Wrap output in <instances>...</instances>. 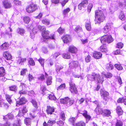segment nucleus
<instances>
[{
  "label": "nucleus",
  "instance_id": "obj_56",
  "mask_svg": "<svg viewBox=\"0 0 126 126\" xmlns=\"http://www.w3.org/2000/svg\"><path fill=\"white\" fill-rule=\"evenodd\" d=\"M29 62L30 65H31L33 66L35 64V63H34V61L32 58L30 59Z\"/></svg>",
  "mask_w": 126,
  "mask_h": 126
},
{
  "label": "nucleus",
  "instance_id": "obj_26",
  "mask_svg": "<svg viewBox=\"0 0 126 126\" xmlns=\"http://www.w3.org/2000/svg\"><path fill=\"white\" fill-rule=\"evenodd\" d=\"M17 33L21 35H23L25 32V30L19 28L17 30Z\"/></svg>",
  "mask_w": 126,
  "mask_h": 126
},
{
  "label": "nucleus",
  "instance_id": "obj_22",
  "mask_svg": "<svg viewBox=\"0 0 126 126\" xmlns=\"http://www.w3.org/2000/svg\"><path fill=\"white\" fill-rule=\"evenodd\" d=\"M114 66L110 63H107L106 65V68L108 70H110L113 69Z\"/></svg>",
  "mask_w": 126,
  "mask_h": 126
},
{
  "label": "nucleus",
  "instance_id": "obj_19",
  "mask_svg": "<svg viewBox=\"0 0 126 126\" xmlns=\"http://www.w3.org/2000/svg\"><path fill=\"white\" fill-rule=\"evenodd\" d=\"M87 112L86 110H84L83 111L81 112V114H82L83 116H84L86 119V121L89 120L90 118V116L87 114Z\"/></svg>",
  "mask_w": 126,
  "mask_h": 126
},
{
  "label": "nucleus",
  "instance_id": "obj_61",
  "mask_svg": "<svg viewBox=\"0 0 126 126\" xmlns=\"http://www.w3.org/2000/svg\"><path fill=\"white\" fill-rule=\"evenodd\" d=\"M68 0H64L62 1L60 3L62 6L63 7L65 5L66 3L68 2Z\"/></svg>",
  "mask_w": 126,
  "mask_h": 126
},
{
  "label": "nucleus",
  "instance_id": "obj_20",
  "mask_svg": "<svg viewBox=\"0 0 126 126\" xmlns=\"http://www.w3.org/2000/svg\"><path fill=\"white\" fill-rule=\"evenodd\" d=\"M3 56L7 60H10L12 59V56L8 52L6 51L3 53Z\"/></svg>",
  "mask_w": 126,
  "mask_h": 126
},
{
  "label": "nucleus",
  "instance_id": "obj_51",
  "mask_svg": "<svg viewBox=\"0 0 126 126\" xmlns=\"http://www.w3.org/2000/svg\"><path fill=\"white\" fill-rule=\"evenodd\" d=\"M71 57L70 55L69 54H64L63 55V57L64 59H69Z\"/></svg>",
  "mask_w": 126,
  "mask_h": 126
},
{
  "label": "nucleus",
  "instance_id": "obj_28",
  "mask_svg": "<svg viewBox=\"0 0 126 126\" xmlns=\"http://www.w3.org/2000/svg\"><path fill=\"white\" fill-rule=\"evenodd\" d=\"M52 78L51 77H49L47 78L46 80V83L47 85H50L52 82Z\"/></svg>",
  "mask_w": 126,
  "mask_h": 126
},
{
  "label": "nucleus",
  "instance_id": "obj_1",
  "mask_svg": "<svg viewBox=\"0 0 126 126\" xmlns=\"http://www.w3.org/2000/svg\"><path fill=\"white\" fill-rule=\"evenodd\" d=\"M37 27L38 28V30L42 31V36L44 39H55L54 34H52L50 35V36H48L50 32L46 30V29L45 26L37 25Z\"/></svg>",
  "mask_w": 126,
  "mask_h": 126
},
{
  "label": "nucleus",
  "instance_id": "obj_9",
  "mask_svg": "<svg viewBox=\"0 0 126 126\" xmlns=\"http://www.w3.org/2000/svg\"><path fill=\"white\" fill-rule=\"evenodd\" d=\"M3 6L5 9H9L12 6V3L9 0H3L2 1Z\"/></svg>",
  "mask_w": 126,
  "mask_h": 126
},
{
  "label": "nucleus",
  "instance_id": "obj_54",
  "mask_svg": "<svg viewBox=\"0 0 126 126\" xmlns=\"http://www.w3.org/2000/svg\"><path fill=\"white\" fill-rule=\"evenodd\" d=\"M126 5V3L125 2L124 3L120 2L119 4V6L120 8L125 7Z\"/></svg>",
  "mask_w": 126,
  "mask_h": 126
},
{
  "label": "nucleus",
  "instance_id": "obj_45",
  "mask_svg": "<svg viewBox=\"0 0 126 126\" xmlns=\"http://www.w3.org/2000/svg\"><path fill=\"white\" fill-rule=\"evenodd\" d=\"M100 50L102 52H106L107 51V49L106 47L104 46H101L100 47Z\"/></svg>",
  "mask_w": 126,
  "mask_h": 126
},
{
  "label": "nucleus",
  "instance_id": "obj_35",
  "mask_svg": "<svg viewBox=\"0 0 126 126\" xmlns=\"http://www.w3.org/2000/svg\"><path fill=\"white\" fill-rule=\"evenodd\" d=\"M26 59V58H22L21 57H19L17 60V63L20 64L21 63L25 61Z\"/></svg>",
  "mask_w": 126,
  "mask_h": 126
},
{
  "label": "nucleus",
  "instance_id": "obj_12",
  "mask_svg": "<svg viewBox=\"0 0 126 126\" xmlns=\"http://www.w3.org/2000/svg\"><path fill=\"white\" fill-rule=\"evenodd\" d=\"M113 24L111 23H108L106 24V26L103 29V31L104 33H107L110 30V26L112 25Z\"/></svg>",
  "mask_w": 126,
  "mask_h": 126
},
{
  "label": "nucleus",
  "instance_id": "obj_38",
  "mask_svg": "<svg viewBox=\"0 0 126 126\" xmlns=\"http://www.w3.org/2000/svg\"><path fill=\"white\" fill-rule=\"evenodd\" d=\"M88 3V1L87 0H83L82 1L81 3L83 5V7H85L87 6Z\"/></svg>",
  "mask_w": 126,
  "mask_h": 126
},
{
  "label": "nucleus",
  "instance_id": "obj_40",
  "mask_svg": "<svg viewBox=\"0 0 126 126\" xmlns=\"http://www.w3.org/2000/svg\"><path fill=\"white\" fill-rule=\"evenodd\" d=\"M23 20L25 23L28 24L30 21V19L29 17L25 16L23 18Z\"/></svg>",
  "mask_w": 126,
  "mask_h": 126
},
{
  "label": "nucleus",
  "instance_id": "obj_48",
  "mask_svg": "<svg viewBox=\"0 0 126 126\" xmlns=\"http://www.w3.org/2000/svg\"><path fill=\"white\" fill-rule=\"evenodd\" d=\"M58 32L60 34H62L64 32V30L60 27L58 29Z\"/></svg>",
  "mask_w": 126,
  "mask_h": 126
},
{
  "label": "nucleus",
  "instance_id": "obj_14",
  "mask_svg": "<svg viewBox=\"0 0 126 126\" xmlns=\"http://www.w3.org/2000/svg\"><path fill=\"white\" fill-rule=\"evenodd\" d=\"M102 53L100 52H95L93 54L94 57L96 59H98L101 58L102 56Z\"/></svg>",
  "mask_w": 126,
  "mask_h": 126
},
{
  "label": "nucleus",
  "instance_id": "obj_3",
  "mask_svg": "<svg viewBox=\"0 0 126 126\" xmlns=\"http://www.w3.org/2000/svg\"><path fill=\"white\" fill-rule=\"evenodd\" d=\"M101 77L98 74H93L92 75H90L88 77V79L91 81L95 80L98 83L102 84L104 81L103 78H100Z\"/></svg>",
  "mask_w": 126,
  "mask_h": 126
},
{
  "label": "nucleus",
  "instance_id": "obj_49",
  "mask_svg": "<svg viewBox=\"0 0 126 126\" xmlns=\"http://www.w3.org/2000/svg\"><path fill=\"white\" fill-rule=\"evenodd\" d=\"M13 3L16 5H19L21 4V2L18 0H14L13 1Z\"/></svg>",
  "mask_w": 126,
  "mask_h": 126
},
{
  "label": "nucleus",
  "instance_id": "obj_62",
  "mask_svg": "<svg viewBox=\"0 0 126 126\" xmlns=\"http://www.w3.org/2000/svg\"><path fill=\"white\" fill-rule=\"evenodd\" d=\"M8 119H9L12 120L14 118V116L11 113H9L8 114Z\"/></svg>",
  "mask_w": 126,
  "mask_h": 126
},
{
  "label": "nucleus",
  "instance_id": "obj_60",
  "mask_svg": "<svg viewBox=\"0 0 126 126\" xmlns=\"http://www.w3.org/2000/svg\"><path fill=\"white\" fill-rule=\"evenodd\" d=\"M75 30L77 31L80 32L82 31V29L80 27L78 26L76 27Z\"/></svg>",
  "mask_w": 126,
  "mask_h": 126
},
{
  "label": "nucleus",
  "instance_id": "obj_55",
  "mask_svg": "<svg viewBox=\"0 0 126 126\" xmlns=\"http://www.w3.org/2000/svg\"><path fill=\"white\" fill-rule=\"evenodd\" d=\"M91 60V57L89 55H88L85 58V61L87 63L90 62Z\"/></svg>",
  "mask_w": 126,
  "mask_h": 126
},
{
  "label": "nucleus",
  "instance_id": "obj_39",
  "mask_svg": "<svg viewBox=\"0 0 126 126\" xmlns=\"http://www.w3.org/2000/svg\"><path fill=\"white\" fill-rule=\"evenodd\" d=\"M123 43L121 42H119L117 44L116 47L119 49H121L123 48Z\"/></svg>",
  "mask_w": 126,
  "mask_h": 126
},
{
  "label": "nucleus",
  "instance_id": "obj_57",
  "mask_svg": "<svg viewBox=\"0 0 126 126\" xmlns=\"http://www.w3.org/2000/svg\"><path fill=\"white\" fill-rule=\"evenodd\" d=\"M65 87V85L64 84H61L57 88V90L59 89H62L64 88Z\"/></svg>",
  "mask_w": 126,
  "mask_h": 126
},
{
  "label": "nucleus",
  "instance_id": "obj_8",
  "mask_svg": "<svg viewBox=\"0 0 126 126\" xmlns=\"http://www.w3.org/2000/svg\"><path fill=\"white\" fill-rule=\"evenodd\" d=\"M79 66V63L78 61H73L69 64V69L70 70L74 69Z\"/></svg>",
  "mask_w": 126,
  "mask_h": 126
},
{
  "label": "nucleus",
  "instance_id": "obj_46",
  "mask_svg": "<svg viewBox=\"0 0 126 126\" xmlns=\"http://www.w3.org/2000/svg\"><path fill=\"white\" fill-rule=\"evenodd\" d=\"M85 27L86 29L88 31H90L91 30V26L90 24L88 23H86Z\"/></svg>",
  "mask_w": 126,
  "mask_h": 126
},
{
  "label": "nucleus",
  "instance_id": "obj_41",
  "mask_svg": "<svg viewBox=\"0 0 126 126\" xmlns=\"http://www.w3.org/2000/svg\"><path fill=\"white\" fill-rule=\"evenodd\" d=\"M75 119L74 117H72L69 119V121L73 125H74V123L75 122Z\"/></svg>",
  "mask_w": 126,
  "mask_h": 126
},
{
  "label": "nucleus",
  "instance_id": "obj_33",
  "mask_svg": "<svg viewBox=\"0 0 126 126\" xmlns=\"http://www.w3.org/2000/svg\"><path fill=\"white\" fill-rule=\"evenodd\" d=\"M9 47L8 44L7 43H5L1 46V48L2 49H5Z\"/></svg>",
  "mask_w": 126,
  "mask_h": 126
},
{
  "label": "nucleus",
  "instance_id": "obj_29",
  "mask_svg": "<svg viewBox=\"0 0 126 126\" xmlns=\"http://www.w3.org/2000/svg\"><path fill=\"white\" fill-rule=\"evenodd\" d=\"M25 123L27 125H29L31 124V121L29 118H27L24 120Z\"/></svg>",
  "mask_w": 126,
  "mask_h": 126
},
{
  "label": "nucleus",
  "instance_id": "obj_30",
  "mask_svg": "<svg viewBox=\"0 0 126 126\" xmlns=\"http://www.w3.org/2000/svg\"><path fill=\"white\" fill-rule=\"evenodd\" d=\"M111 114L110 111L107 109H105L103 110V115L105 116H107L110 114Z\"/></svg>",
  "mask_w": 126,
  "mask_h": 126
},
{
  "label": "nucleus",
  "instance_id": "obj_42",
  "mask_svg": "<svg viewBox=\"0 0 126 126\" xmlns=\"http://www.w3.org/2000/svg\"><path fill=\"white\" fill-rule=\"evenodd\" d=\"M60 117L63 120H65V115L63 111H62L61 112L60 115Z\"/></svg>",
  "mask_w": 126,
  "mask_h": 126
},
{
  "label": "nucleus",
  "instance_id": "obj_13",
  "mask_svg": "<svg viewBox=\"0 0 126 126\" xmlns=\"http://www.w3.org/2000/svg\"><path fill=\"white\" fill-rule=\"evenodd\" d=\"M26 100L24 97H21L19 99V101L16 102L17 106L19 105L24 104L26 102Z\"/></svg>",
  "mask_w": 126,
  "mask_h": 126
},
{
  "label": "nucleus",
  "instance_id": "obj_64",
  "mask_svg": "<svg viewBox=\"0 0 126 126\" xmlns=\"http://www.w3.org/2000/svg\"><path fill=\"white\" fill-rule=\"evenodd\" d=\"M38 79L40 80H44L45 79L44 76L43 75H42L40 77H38Z\"/></svg>",
  "mask_w": 126,
  "mask_h": 126
},
{
  "label": "nucleus",
  "instance_id": "obj_34",
  "mask_svg": "<svg viewBox=\"0 0 126 126\" xmlns=\"http://www.w3.org/2000/svg\"><path fill=\"white\" fill-rule=\"evenodd\" d=\"M119 17L120 19L122 20H124L125 18V16L122 11L120 13L119 16Z\"/></svg>",
  "mask_w": 126,
  "mask_h": 126
},
{
  "label": "nucleus",
  "instance_id": "obj_63",
  "mask_svg": "<svg viewBox=\"0 0 126 126\" xmlns=\"http://www.w3.org/2000/svg\"><path fill=\"white\" fill-rule=\"evenodd\" d=\"M47 123L48 125L49 126H51L54 123V121H51L50 120H49Z\"/></svg>",
  "mask_w": 126,
  "mask_h": 126
},
{
  "label": "nucleus",
  "instance_id": "obj_52",
  "mask_svg": "<svg viewBox=\"0 0 126 126\" xmlns=\"http://www.w3.org/2000/svg\"><path fill=\"white\" fill-rule=\"evenodd\" d=\"M39 62L41 64L42 66L44 67V60L43 59H40L38 60Z\"/></svg>",
  "mask_w": 126,
  "mask_h": 126
},
{
  "label": "nucleus",
  "instance_id": "obj_27",
  "mask_svg": "<svg viewBox=\"0 0 126 126\" xmlns=\"http://www.w3.org/2000/svg\"><path fill=\"white\" fill-rule=\"evenodd\" d=\"M116 111L118 114L120 115H122L123 113V111L121 107L120 106H117L116 109Z\"/></svg>",
  "mask_w": 126,
  "mask_h": 126
},
{
  "label": "nucleus",
  "instance_id": "obj_43",
  "mask_svg": "<svg viewBox=\"0 0 126 126\" xmlns=\"http://www.w3.org/2000/svg\"><path fill=\"white\" fill-rule=\"evenodd\" d=\"M114 66L118 70H121L123 69V67L120 64H116L114 65Z\"/></svg>",
  "mask_w": 126,
  "mask_h": 126
},
{
  "label": "nucleus",
  "instance_id": "obj_4",
  "mask_svg": "<svg viewBox=\"0 0 126 126\" xmlns=\"http://www.w3.org/2000/svg\"><path fill=\"white\" fill-rule=\"evenodd\" d=\"M100 40L101 43L103 44H105L106 43H110L113 41L111 36L110 34L102 36L100 38Z\"/></svg>",
  "mask_w": 126,
  "mask_h": 126
},
{
  "label": "nucleus",
  "instance_id": "obj_32",
  "mask_svg": "<svg viewBox=\"0 0 126 126\" xmlns=\"http://www.w3.org/2000/svg\"><path fill=\"white\" fill-rule=\"evenodd\" d=\"M70 11V8L68 7L64 9L62 11L63 14V15H65L67 14Z\"/></svg>",
  "mask_w": 126,
  "mask_h": 126
},
{
  "label": "nucleus",
  "instance_id": "obj_53",
  "mask_svg": "<svg viewBox=\"0 0 126 126\" xmlns=\"http://www.w3.org/2000/svg\"><path fill=\"white\" fill-rule=\"evenodd\" d=\"M85 124L82 121H81L78 123L77 124V126H85Z\"/></svg>",
  "mask_w": 126,
  "mask_h": 126
},
{
  "label": "nucleus",
  "instance_id": "obj_7",
  "mask_svg": "<svg viewBox=\"0 0 126 126\" xmlns=\"http://www.w3.org/2000/svg\"><path fill=\"white\" fill-rule=\"evenodd\" d=\"M37 9L36 4H35L32 3L27 6L26 8L27 12L30 13L35 11Z\"/></svg>",
  "mask_w": 126,
  "mask_h": 126
},
{
  "label": "nucleus",
  "instance_id": "obj_36",
  "mask_svg": "<svg viewBox=\"0 0 126 126\" xmlns=\"http://www.w3.org/2000/svg\"><path fill=\"white\" fill-rule=\"evenodd\" d=\"M31 102L33 106L36 109H37L38 107V105L37 102L35 100L32 99Z\"/></svg>",
  "mask_w": 126,
  "mask_h": 126
},
{
  "label": "nucleus",
  "instance_id": "obj_24",
  "mask_svg": "<svg viewBox=\"0 0 126 126\" xmlns=\"http://www.w3.org/2000/svg\"><path fill=\"white\" fill-rule=\"evenodd\" d=\"M117 102L118 103H123L124 104L126 105V98H120L117 100Z\"/></svg>",
  "mask_w": 126,
  "mask_h": 126
},
{
  "label": "nucleus",
  "instance_id": "obj_15",
  "mask_svg": "<svg viewBox=\"0 0 126 126\" xmlns=\"http://www.w3.org/2000/svg\"><path fill=\"white\" fill-rule=\"evenodd\" d=\"M46 111L47 114L51 115L52 114L53 112H54V109L50 106H47V107Z\"/></svg>",
  "mask_w": 126,
  "mask_h": 126
},
{
  "label": "nucleus",
  "instance_id": "obj_23",
  "mask_svg": "<svg viewBox=\"0 0 126 126\" xmlns=\"http://www.w3.org/2000/svg\"><path fill=\"white\" fill-rule=\"evenodd\" d=\"M112 76V74L110 73H107L106 74H102V76H101L100 78H103V79L104 80V78L106 77L107 78H110Z\"/></svg>",
  "mask_w": 126,
  "mask_h": 126
},
{
  "label": "nucleus",
  "instance_id": "obj_58",
  "mask_svg": "<svg viewBox=\"0 0 126 126\" xmlns=\"http://www.w3.org/2000/svg\"><path fill=\"white\" fill-rule=\"evenodd\" d=\"M49 99L51 100H54L55 98V97L54 94H50L48 96Z\"/></svg>",
  "mask_w": 126,
  "mask_h": 126
},
{
  "label": "nucleus",
  "instance_id": "obj_59",
  "mask_svg": "<svg viewBox=\"0 0 126 126\" xmlns=\"http://www.w3.org/2000/svg\"><path fill=\"white\" fill-rule=\"evenodd\" d=\"M93 7V5L92 4H90L88 7V11L90 12L91 10V9Z\"/></svg>",
  "mask_w": 126,
  "mask_h": 126
},
{
  "label": "nucleus",
  "instance_id": "obj_2",
  "mask_svg": "<svg viewBox=\"0 0 126 126\" xmlns=\"http://www.w3.org/2000/svg\"><path fill=\"white\" fill-rule=\"evenodd\" d=\"M95 24H99L103 22L104 19V16L103 12L99 10H96L95 12Z\"/></svg>",
  "mask_w": 126,
  "mask_h": 126
},
{
  "label": "nucleus",
  "instance_id": "obj_5",
  "mask_svg": "<svg viewBox=\"0 0 126 126\" xmlns=\"http://www.w3.org/2000/svg\"><path fill=\"white\" fill-rule=\"evenodd\" d=\"M100 93L103 99L102 100L103 103L105 105L107 101V98L109 95V93L103 89H101Z\"/></svg>",
  "mask_w": 126,
  "mask_h": 126
},
{
  "label": "nucleus",
  "instance_id": "obj_44",
  "mask_svg": "<svg viewBox=\"0 0 126 126\" xmlns=\"http://www.w3.org/2000/svg\"><path fill=\"white\" fill-rule=\"evenodd\" d=\"M42 22L43 24L47 25H49L50 23L49 21L48 20L46 19H43Z\"/></svg>",
  "mask_w": 126,
  "mask_h": 126
},
{
  "label": "nucleus",
  "instance_id": "obj_50",
  "mask_svg": "<svg viewBox=\"0 0 126 126\" xmlns=\"http://www.w3.org/2000/svg\"><path fill=\"white\" fill-rule=\"evenodd\" d=\"M9 89L11 91H15L17 90L16 87L15 85L9 87Z\"/></svg>",
  "mask_w": 126,
  "mask_h": 126
},
{
  "label": "nucleus",
  "instance_id": "obj_21",
  "mask_svg": "<svg viewBox=\"0 0 126 126\" xmlns=\"http://www.w3.org/2000/svg\"><path fill=\"white\" fill-rule=\"evenodd\" d=\"M95 111L97 114H103V110L99 108V107H97L95 109Z\"/></svg>",
  "mask_w": 126,
  "mask_h": 126
},
{
  "label": "nucleus",
  "instance_id": "obj_25",
  "mask_svg": "<svg viewBox=\"0 0 126 126\" xmlns=\"http://www.w3.org/2000/svg\"><path fill=\"white\" fill-rule=\"evenodd\" d=\"M5 74V72L4 68L2 67L0 68V76L3 77Z\"/></svg>",
  "mask_w": 126,
  "mask_h": 126
},
{
  "label": "nucleus",
  "instance_id": "obj_18",
  "mask_svg": "<svg viewBox=\"0 0 126 126\" xmlns=\"http://www.w3.org/2000/svg\"><path fill=\"white\" fill-rule=\"evenodd\" d=\"M27 110L26 107H24L23 109L21 110H19L18 115L21 117L22 116L24 113H26L27 111Z\"/></svg>",
  "mask_w": 126,
  "mask_h": 126
},
{
  "label": "nucleus",
  "instance_id": "obj_17",
  "mask_svg": "<svg viewBox=\"0 0 126 126\" xmlns=\"http://www.w3.org/2000/svg\"><path fill=\"white\" fill-rule=\"evenodd\" d=\"M37 27V26L36 27L34 28L32 30V32L30 33V37L32 38H33L34 37L35 34L36 33L38 30Z\"/></svg>",
  "mask_w": 126,
  "mask_h": 126
},
{
  "label": "nucleus",
  "instance_id": "obj_47",
  "mask_svg": "<svg viewBox=\"0 0 126 126\" xmlns=\"http://www.w3.org/2000/svg\"><path fill=\"white\" fill-rule=\"evenodd\" d=\"M123 122L120 120H117L116 126H122Z\"/></svg>",
  "mask_w": 126,
  "mask_h": 126
},
{
  "label": "nucleus",
  "instance_id": "obj_10",
  "mask_svg": "<svg viewBox=\"0 0 126 126\" xmlns=\"http://www.w3.org/2000/svg\"><path fill=\"white\" fill-rule=\"evenodd\" d=\"M69 84L70 86V90L71 93L73 94H76L77 91L75 84L74 83H70Z\"/></svg>",
  "mask_w": 126,
  "mask_h": 126
},
{
  "label": "nucleus",
  "instance_id": "obj_11",
  "mask_svg": "<svg viewBox=\"0 0 126 126\" xmlns=\"http://www.w3.org/2000/svg\"><path fill=\"white\" fill-rule=\"evenodd\" d=\"M62 38L64 43H67L71 40L70 36L68 34H66L63 36L62 37Z\"/></svg>",
  "mask_w": 126,
  "mask_h": 126
},
{
  "label": "nucleus",
  "instance_id": "obj_31",
  "mask_svg": "<svg viewBox=\"0 0 126 126\" xmlns=\"http://www.w3.org/2000/svg\"><path fill=\"white\" fill-rule=\"evenodd\" d=\"M5 98L8 103L10 104L12 103V101L11 99V96L8 94H6Z\"/></svg>",
  "mask_w": 126,
  "mask_h": 126
},
{
  "label": "nucleus",
  "instance_id": "obj_37",
  "mask_svg": "<svg viewBox=\"0 0 126 126\" xmlns=\"http://www.w3.org/2000/svg\"><path fill=\"white\" fill-rule=\"evenodd\" d=\"M57 66V68L56 70L57 72H59L60 71L61 69H62L63 68V67L61 65H57V64H56Z\"/></svg>",
  "mask_w": 126,
  "mask_h": 126
},
{
  "label": "nucleus",
  "instance_id": "obj_16",
  "mask_svg": "<svg viewBox=\"0 0 126 126\" xmlns=\"http://www.w3.org/2000/svg\"><path fill=\"white\" fill-rule=\"evenodd\" d=\"M69 51L72 53H75L77 52V48L74 46H71L69 47Z\"/></svg>",
  "mask_w": 126,
  "mask_h": 126
},
{
  "label": "nucleus",
  "instance_id": "obj_6",
  "mask_svg": "<svg viewBox=\"0 0 126 126\" xmlns=\"http://www.w3.org/2000/svg\"><path fill=\"white\" fill-rule=\"evenodd\" d=\"M60 101L61 103L67 104V105L68 106L71 105L73 104L74 102L73 99H71L68 97L60 99Z\"/></svg>",
  "mask_w": 126,
  "mask_h": 126
}]
</instances>
